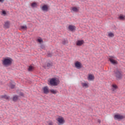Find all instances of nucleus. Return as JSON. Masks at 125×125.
<instances>
[{"instance_id": "1", "label": "nucleus", "mask_w": 125, "mask_h": 125, "mask_svg": "<svg viewBox=\"0 0 125 125\" xmlns=\"http://www.w3.org/2000/svg\"><path fill=\"white\" fill-rule=\"evenodd\" d=\"M12 61H13L12 59L10 58H5L2 61V63L5 67H8L12 64Z\"/></svg>"}, {"instance_id": "2", "label": "nucleus", "mask_w": 125, "mask_h": 125, "mask_svg": "<svg viewBox=\"0 0 125 125\" xmlns=\"http://www.w3.org/2000/svg\"><path fill=\"white\" fill-rule=\"evenodd\" d=\"M60 83L59 79L57 78H52L49 81V83L50 85H53L54 86H56Z\"/></svg>"}, {"instance_id": "3", "label": "nucleus", "mask_w": 125, "mask_h": 125, "mask_svg": "<svg viewBox=\"0 0 125 125\" xmlns=\"http://www.w3.org/2000/svg\"><path fill=\"white\" fill-rule=\"evenodd\" d=\"M56 120L58 122V124L60 125H64V124H65V119H64L63 117L62 116H59Z\"/></svg>"}, {"instance_id": "4", "label": "nucleus", "mask_w": 125, "mask_h": 125, "mask_svg": "<svg viewBox=\"0 0 125 125\" xmlns=\"http://www.w3.org/2000/svg\"><path fill=\"white\" fill-rule=\"evenodd\" d=\"M114 75L117 78V79H122V77H123V75H122V73L121 72L119 71V70H117L114 71Z\"/></svg>"}, {"instance_id": "5", "label": "nucleus", "mask_w": 125, "mask_h": 125, "mask_svg": "<svg viewBox=\"0 0 125 125\" xmlns=\"http://www.w3.org/2000/svg\"><path fill=\"white\" fill-rule=\"evenodd\" d=\"M74 65L76 69H82V68H83V64H82V62L79 61L76 62Z\"/></svg>"}, {"instance_id": "6", "label": "nucleus", "mask_w": 125, "mask_h": 125, "mask_svg": "<svg viewBox=\"0 0 125 125\" xmlns=\"http://www.w3.org/2000/svg\"><path fill=\"white\" fill-rule=\"evenodd\" d=\"M114 119L115 120H123V119H125V116L119 114H115L114 115Z\"/></svg>"}, {"instance_id": "7", "label": "nucleus", "mask_w": 125, "mask_h": 125, "mask_svg": "<svg viewBox=\"0 0 125 125\" xmlns=\"http://www.w3.org/2000/svg\"><path fill=\"white\" fill-rule=\"evenodd\" d=\"M42 91L44 94H48L49 93V89L48 86H45L42 88Z\"/></svg>"}, {"instance_id": "8", "label": "nucleus", "mask_w": 125, "mask_h": 125, "mask_svg": "<svg viewBox=\"0 0 125 125\" xmlns=\"http://www.w3.org/2000/svg\"><path fill=\"white\" fill-rule=\"evenodd\" d=\"M113 58H114L113 57H111L109 58V61L110 62H111V63L112 64H113V65H117L118 64V62L114 59H113Z\"/></svg>"}, {"instance_id": "9", "label": "nucleus", "mask_w": 125, "mask_h": 125, "mask_svg": "<svg viewBox=\"0 0 125 125\" xmlns=\"http://www.w3.org/2000/svg\"><path fill=\"white\" fill-rule=\"evenodd\" d=\"M9 27H10V22L9 21H5L3 25V28H4V29H8Z\"/></svg>"}, {"instance_id": "10", "label": "nucleus", "mask_w": 125, "mask_h": 125, "mask_svg": "<svg viewBox=\"0 0 125 125\" xmlns=\"http://www.w3.org/2000/svg\"><path fill=\"white\" fill-rule=\"evenodd\" d=\"M68 29L69 31H71V32H74L76 31V26H75V25H70L68 26Z\"/></svg>"}, {"instance_id": "11", "label": "nucleus", "mask_w": 125, "mask_h": 125, "mask_svg": "<svg viewBox=\"0 0 125 125\" xmlns=\"http://www.w3.org/2000/svg\"><path fill=\"white\" fill-rule=\"evenodd\" d=\"M83 43H84V41H83V40H78L76 42V45L78 46H81L83 45Z\"/></svg>"}, {"instance_id": "12", "label": "nucleus", "mask_w": 125, "mask_h": 125, "mask_svg": "<svg viewBox=\"0 0 125 125\" xmlns=\"http://www.w3.org/2000/svg\"><path fill=\"white\" fill-rule=\"evenodd\" d=\"M80 11V7H73L71 8V12H79Z\"/></svg>"}, {"instance_id": "13", "label": "nucleus", "mask_w": 125, "mask_h": 125, "mask_svg": "<svg viewBox=\"0 0 125 125\" xmlns=\"http://www.w3.org/2000/svg\"><path fill=\"white\" fill-rule=\"evenodd\" d=\"M48 6L47 5H44L42 7L41 9L43 11H48Z\"/></svg>"}, {"instance_id": "14", "label": "nucleus", "mask_w": 125, "mask_h": 125, "mask_svg": "<svg viewBox=\"0 0 125 125\" xmlns=\"http://www.w3.org/2000/svg\"><path fill=\"white\" fill-rule=\"evenodd\" d=\"M88 81H93V80H94V75L92 74H88Z\"/></svg>"}, {"instance_id": "15", "label": "nucleus", "mask_w": 125, "mask_h": 125, "mask_svg": "<svg viewBox=\"0 0 125 125\" xmlns=\"http://www.w3.org/2000/svg\"><path fill=\"white\" fill-rule=\"evenodd\" d=\"M81 84L83 88H87L88 87V83H82Z\"/></svg>"}, {"instance_id": "16", "label": "nucleus", "mask_w": 125, "mask_h": 125, "mask_svg": "<svg viewBox=\"0 0 125 125\" xmlns=\"http://www.w3.org/2000/svg\"><path fill=\"white\" fill-rule=\"evenodd\" d=\"M109 38H113L114 37L115 35L113 33L109 32L108 35Z\"/></svg>"}, {"instance_id": "17", "label": "nucleus", "mask_w": 125, "mask_h": 125, "mask_svg": "<svg viewBox=\"0 0 125 125\" xmlns=\"http://www.w3.org/2000/svg\"><path fill=\"white\" fill-rule=\"evenodd\" d=\"M1 98H4V99H6L7 100L9 99V97L7 95H2L1 96Z\"/></svg>"}, {"instance_id": "18", "label": "nucleus", "mask_w": 125, "mask_h": 125, "mask_svg": "<svg viewBox=\"0 0 125 125\" xmlns=\"http://www.w3.org/2000/svg\"><path fill=\"white\" fill-rule=\"evenodd\" d=\"M50 92H51V93H53V94H56L57 93V91L54 89L50 90Z\"/></svg>"}, {"instance_id": "19", "label": "nucleus", "mask_w": 125, "mask_h": 125, "mask_svg": "<svg viewBox=\"0 0 125 125\" xmlns=\"http://www.w3.org/2000/svg\"><path fill=\"white\" fill-rule=\"evenodd\" d=\"M37 5H38V4L36 2H33L31 4L32 7H37Z\"/></svg>"}, {"instance_id": "20", "label": "nucleus", "mask_w": 125, "mask_h": 125, "mask_svg": "<svg viewBox=\"0 0 125 125\" xmlns=\"http://www.w3.org/2000/svg\"><path fill=\"white\" fill-rule=\"evenodd\" d=\"M119 19H120V20H125V16L120 15L119 17Z\"/></svg>"}, {"instance_id": "21", "label": "nucleus", "mask_w": 125, "mask_h": 125, "mask_svg": "<svg viewBox=\"0 0 125 125\" xmlns=\"http://www.w3.org/2000/svg\"><path fill=\"white\" fill-rule=\"evenodd\" d=\"M21 30H27V26L26 25H22L21 26Z\"/></svg>"}, {"instance_id": "22", "label": "nucleus", "mask_w": 125, "mask_h": 125, "mask_svg": "<svg viewBox=\"0 0 125 125\" xmlns=\"http://www.w3.org/2000/svg\"><path fill=\"white\" fill-rule=\"evenodd\" d=\"M13 101H17L18 100V97L17 96H15L13 98Z\"/></svg>"}, {"instance_id": "23", "label": "nucleus", "mask_w": 125, "mask_h": 125, "mask_svg": "<svg viewBox=\"0 0 125 125\" xmlns=\"http://www.w3.org/2000/svg\"><path fill=\"white\" fill-rule=\"evenodd\" d=\"M34 70V67L30 66L28 68V71H33Z\"/></svg>"}, {"instance_id": "24", "label": "nucleus", "mask_w": 125, "mask_h": 125, "mask_svg": "<svg viewBox=\"0 0 125 125\" xmlns=\"http://www.w3.org/2000/svg\"><path fill=\"white\" fill-rule=\"evenodd\" d=\"M1 15H3V16H5L6 15V12L5 11H2Z\"/></svg>"}, {"instance_id": "25", "label": "nucleus", "mask_w": 125, "mask_h": 125, "mask_svg": "<svg viewBox=\"0 0 125 125\" xmlns=\"http://www.w3.org/2000/svg\"><path fill=\"white\" fill-rule=\"evenodd\" d=\"M48 125H53L54 123L53 122L50 121L47 122Z\"/></svg>"}, {"instance_id": "26", "label": "nucleus", "mask_w": 125, "mask_h": 125, "mask_svg": "<svg viewBox=\"0 0 125 125\" xmlns=\"http://www.w3.org/2000/svg\"><path fill=\"white\" fill-rule=\"evenodd\" d=\"M112 87H113V88H115V89H117V88H118V86H117V85L116 84H113Z\"/></svg>"}, {"instance_id": "27", "label": "nucleus", "mask_w": 125, "mask_h": 125, "mask_svg": "<svg viewBox=\"0 0 125 125\" xmlns=\"http://www.w3.org/2000/svg\"><path fill=\"white\" fill-rule=\"evenodd\" d=\"M37 41L38 42H42V39H38L37 40Z\"/></svg>"}, {"instance_id": "28", "label": "nucleus", "mask_w": 125, "mask_h": 125, "mask_svg": "<svg viewBox=\"0 0 125 125\" xmlns=\"http://www.w3.org/2000/svg\"><path fill=\"white\" fill-rule=\"evenodd\" d=\"M15 86V85H13L12 84H11L10 85V87H11V88H14Z\"/></svg>"}, {"instance_id": "29", "label": "nucleus", "mask_w": 125, "mask_h": 125, "mask_svg": "<svg viewBox=\"0 0 125 125\" xmlns=\"http://www.w3.org/2000/svg\"><path fill=\"white\" fill-rule=\"evenodd\" d=\"M48 57H51L52 56V54L51 53H48Z\"/></svg>"}, {"instance_id": "30", "label": "nucleus", "mask_w": 125, "mask_h": 125, "mask_svg": "<svg viewBox=\"0 0 125 125\" xmlns=\"http://www.w3.org/2000/svg\"><path fill=\"white\" fill-rule=\"evenodd\" d=\"M52 66V64L51 63H47V67H51Z\"/></svg>"}, {"instance_id": "31", "label": "nucleus", "mask_w": 125, "mask_h": 125, "mask_svg": "<svg viewBox=\"0 0 125 125\" xmlns=\"http://www.w3.org/2000/svg\"><path fill=\"white\" fill-rule=\"evenodd\" d=\"M117 89H115L114 88L112 87V91H115V90H116Z\"/></svg>"}, {"instance_id": "32", "label": "nucleus", "mask_w": 125, "mask_h": 125, "mask_svg": "<svg viewBox=\"0 0 125 125\" xmlns=\"http://www.w3.org/2000/svg\"><path fill=\"white\" fill-rule=\"evenodd\" d=\"M98 123H99V124H100V123H101V120H98Z\"/></svg>"}, {"instance_id": "33", "label": "nucleus", "mask_w": 125, "mask_h": 125, "mask_svg": "<svg viewBox=\"0 0 125 125\" xmlns=\"http://www.w3.org/2000/svg\"><path fill=\"white\" fill-rule=\"evenodd\" d=\"M4 1V0H0V2H3Z\"/></svg>"}, {"instance_id": "34", "label": "nucleus", "mask_w": 125, "mask_h": 125, "mask_svg": "<svg viewBox=\"0 0 125 125\" xmlns=\"http://www.w3.org/2000/svg\"><path fill=\"white\" fill-rule=\"evenodd\" d=\"M20 95H21V96H23V93H21L20 94Z\"/></svg>"}, {"instance_id": "35", "label": "nucleus", "mask_w": 125, "mask_h": 125, "mask_svg": "<svg viewBox=\"0 0 125 125\" xmlns=\"http://www.w3.org/2000/svg\"><path fill=\"white\" fill-rule=\"evenodd\" d=\"M62 43H63V44H65V43H65V42H63Z\"/></svg>"}, {"instance_id": "36", "label": "nucleus", "mask_w": 125, "mask_h": 125, "mask_svg": "<svg viewBox=\"0 0 125 125\" xmlns=\"http://www.w3.org/2000/svg\"><path fill=\"white\" fill-rule=\"evenodd\" d=\"M42 46H42L41 47H42Z\"/></svg>"}]
</instances>
